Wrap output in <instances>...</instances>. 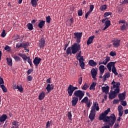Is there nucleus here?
Returning <instances> with one entry per match:
<instances>
[{"instance_id": "nucleus-1", "label": "nucleus", "mask_w": 128, "mask_h": 128, "mask_svg": "<svg viewBox=\"0 0 128 128\" xmlns=\"http://www.w3.org/2000/svg\"><path fill=\"white\" fill-rule=\"evenodd\" d=\"M110 109L108 108L99 116V120H103L104 122H110V125H114L116 120V116L114 114H111L110 116H107L110 112Z\"/></svg>"}, {"instance_id": "nucleus-2", "label": "nucleus", "mask_w": 128, "mask_h": 128, "mask_svg": "<svg viewBox=\"0 0 128 128\" xmlns=\"http://www.w3.org/2000/svg\"><path fill=\"white\" fill-rule=\"evenodd\" d=\"M80 50V44L75 42L72 46V47H68L67 48V50H66V55L69 56L72 54H75Z\"/></svg>"}, {"instance_id": "nucleus-3", "label": "nucleus", "mask_w": 128, "mask_h": 128, "mask_svg": "<svg viewBox=\"0 0 128 128\" xmlns=\"http://www.w3.org/2000/svg\"><path fill=\"white\" fill-rule=\"evenodd\" d=\"M111 84L112 85L111 88L112 90H114L116 91V92H120V82L112 80V82L111 83Z\"/></svg>"}, {"instance_id": "nucleus-4", "label": "nucleus", "mask_w": 128, "mask_h": 128, "mask_svg": "<svg viewBox=\"0 0 128 128\" xmlns=\"http://www.w3.org/2000/svg\"><path fill=\"white\" fill-rule=\"evenodd\" d=\"M85 92L80 90H75L74 92V96L78 98L79 100H81L84 96Z\"/></svg>"}, {"instance_id": "nucleus-5", "label": "nucleus", "mask_w": 128, "mask_h": 128, "mask_svg": "<svg viewBox=\"0 0 128 128\" xmlns=\"http://www.w3.org/2000/svg\"><path fill=\"white\" fill-rule=\"evenodd\" d=\"M74 38L76 40V42H77V44H79L80 42V39L82 38V32H74Z\"/></svg>"}, {"instance_id": "nucleus-6", "label": "nucleus", "mask_w": 128, "mask_h": 128, "mask_svg": "<svg viewBox=\"0 0 128 128\" xmlns=\"http://www.w3.org/2000/svg\"><path fill=\"white\" fill-rule=\"evenodd\" d=\"M102 22L104 23L105 26L102 29V30H106L109 26H110V21L108 20V18H105L102 20Z\"/></svg>"}, {"instance_id": "nucleus-7", "label": "nucleus", "mask_w": 128, "mask_h": 128, "mask_svg": "<svg viewBox=\"0 0 128 128\" xmlns=\"http://www.w3.org/2000/svg\"><path fill=\"white\" fill-rule=\"evenodd\" d=\"M111 92L109 94V98L110 100H113L116 98V97L118 95L120 92H116V90H111Z\"/></svg>"}, {"instance_id": "nucleus-8", "label": "nucleus", "mask_w": 128, "mask_h": 128, "mask_svg": "<svg viewBox=\"0 0 128 128\" xmlns=\"http://www.w3.org/2000/svg\"><path fill=\"white\" fill-rule=\"evenodd\" d=\"M113 48H118L120 45V40L118 39H116L115 40H112Z\"/></svg>"}, {"instance_id": "nucleus-9", "label": "nucleus", "mask_w": 128, "mask_h": 128, "mask_svg": "<svg viewBox=\"0 0 128 128\" xmlns=\"http://www.w3.org/2000/svg\"><path fill=\"white\" fill-rule=\"evenodd\" d=\"M96 112L94 110H90V114H89L88 118L90 120V121L92 122L94 120L96 116Z\"/></svg>"}, {"instance_id": "nucleus-10", "label": "nucleus", "mask_w": 128, "mask_h": 128, "mask_svg": "<svg viewBox=\"0 0 128 128\" xmlns=\"http://www.w3.org/2000/svg\"><path fill=\"white\" fill-rule=\"evenodd\" d=\"M77 60L79 61L80 66L82 70L84 69L85 64H84V58L83 56H82L81 58H78Z\"/></svg>"}, {"instance_id": "nucleus-11", "label": "nucleus", "mask_w": 128, "mask_h": 128, "mask_svg": "<svg viewBox=\"0 0 128 128\" xmlns=\"http://www.w3.org/2000/svg\"><path fill=\"white\" fill-rule=\"evenodd\" d=\"M46 40L44 38H42L39 40L38 46L40 48L44 49L45 46Z\"/></svg>"}, {"instance_id": "nucleus-12", "label": "nucleus", "mask_w": 128, "mask_h": 128, "mask_svg": "<svg viewBox=\"0 0 128 128\" xmlns=\"http://www.w3.org/2000/svg\"><path fill=\"white\" fill-rule=\"evenodd\" d=\"M42 61L41 58H38V57H36L33 60V63L36 67L38 66L40 62Z\"/></svg>"}, {"instance_id": "nucleus-13", "label": "nucleus", "mask_w": 128, "mask_h": 128, "mask_svg": "<svg viewBox=\"0 0 128 128\" xmlns=\"http://www.w3.org/2000/svg\"><path fill=\"white\" fill-rule=\"evenodd\" d=\"M79 100V98H78L74 96H72V106H76Z\"/></svg>"}, {"instance_id": "nucleus-14", "label": "nucleus", "mask_w": 128, "mask_h": 128, "mask_svg": "<svg viewBox=\"0 0 128 128\" xmlns=\"http://www.w3.org/2000/svg\"><path fill=\"white\" fill-rule=\"evenodd\" d=\"M96 110L98 112L100 110V107L98 106V104L96 102H94L93 104V106H92V109L91 110H94V111Z\"/></svg>"}, {"instance_id": "nucleus-15", "label": "nucleus", "mask_w": 128, "mask_h": 128, "mask_svg": "<svg viewBox=\"0 0 128 128\" xmlns=\"http://www.w3.org/2000/svg\"><path fill=\"white\" fill-rule=\"evenodd\" d=\"M118 116H119L122 117L124 112V108L120 105L118 106Z\"/></svg>"}, {"instance_id": "nucleus-16", "label": "nucleus", "mask_w": 128, "mask_h": 128, "mask_svg": "<svg viewBox=\"0 0 128 128\" xmlns=\"http://www.w3.org/2000/svg\"><path fill=\"white\" fill-rule=\"evenodd\" d=\"M67 92L68 93V96H72L74 93V90L72 89V88L69 85L68 88Z\"/></svg>"}, {"instance_id": "nucleus-17", "label": "nucleus", "mask_w": 128, "mask_h": 128, "mask_svg": "<svg viewBox=\"0 0 128 128\" xmlns=\"http://www.w3.org/2000/svg\"><path fill=\"white\" fill-rule=\"evenodd\" d=\"M54 86L52 84H48L46 88V90L48 91V93L51 92V91L54 89Z\"/></svg>"}, {"instance_id": "nucleus-18", "label": "nucleus", "mask_w": 128, "mask_h": 128, "mask_svg": "<svg viewBox=\"0 0 128 128\" xmlns=\"http://www.w3.org/2000/svg\"><path fill=\"white\" fill-rule=\"evenodd\" d=\"M106 68L104 67V65H100L99 66V70L100 72V74L102 75L103 74L104 72V70H106Z\"/></svg>"}, {"instance_id": "nucleus-19", "label": "nucleus", "mask_w": 128, "mask_h": 128, "mask_svg": "<svg viewBox=\"0 0 128 128\" xmlns=\"http://www.w3.org/2000/svg\"><path fill=\"white\" fill-rule=\"evenodd\" d=\"M94 38L95 36H89L86 42L87 45L89 46L90 44H91L92 43V41L94 39Z\"/></svg>"}, {"instance_id": "nucleus-20", "label": "nucleus", "mask_w": 128, "mask_h": 128, "mask_svg": "<svg viewBox=\"0 0 128 128\" xmlns=\"http://www.w3.org/2000/svg\"><path fill=\"white\" fill-rule=\"evenodd\" d=\"M8 118V116L6 114H3L0 116V122L1 123H4L6 119Z\"/></svg>"}, {"instance_id": "nucleus-21", "label": "nucleus", "mask_w": 128, "mask_h": 128, "mask_svg": "<svg viewBox=\"0 0 128 128\" xmlns=\"http://www.w3.org/2000/svg\"><path fill=\"white\" fill-rule=\"evenodd\" d=\"M91 74L92 75V78L94 79L97 75V71L94 68H93L91 70Z\"/></svg>"}, {"instance_id": "nucleus-22", "label": "nucleus", "mask_w": 128, "mask_h": 128, "mask_svg": "<svg viewBox=\"0 0 128 128\" xmlns=\"http://www.w3.org/2000/svg\"><path fill=\"white\" fill-rule=\"evenodd\" d=\"M118 98L120 100H124L126 98V94L124 92L119 94Z\"/></svg>"}, {"instance_id": "nucleus-23", "label": "nucleus", "mask_w": 128, "mask_h": 128, "mask_svg": "<svg viewBox=\"0 0 128 128\" xmlns=\"http://www.w3.org/2000/svg\"><path fill=\"white\" fill-rule=\"evenodd\" d=\"M88 64H89V66H90L92 67H95L97 66V63L96 62H94V60H90L88 62Z\"/></svg>"}, {"instance_id": "nucleus-24", "label": "nucleus", "mask_w": 128, "mask_h": 128, "mask_svg": "<svg viewBox=\"0 0 128 128\" xmlns=\"http://www.w3.org/2000/svg\"><path fill=\"white\" fill-rule=\"evenodd\" d=\"M110 73L109 72H106L104 75L103 82H104L106 80V78H108L110 77Z\"/></svg>"}, {"instance_id": "nucleus-25", "label": "nucleus", "mask_w": 128, "mask_h": 128, "mask_svg": "<svg viewBox=\"0 0 128 128\" xmlns=\"http://www.w3.org/2000/svg\"><path fill=\"white\" fill-rule=\"evenodd\" d=\"M46 21L42 20L38 24V27L40 28H42L45 25Z\"/></svg>"}, {"instance_id": "nucleus-26", "label": "nucleus", "mask_w": 128, "mask_h": 128, "mask_svg": "<svg viewBox=\"0 0 128 128\" xmlns=\"http://www.w3.org/2000/svg\"><path fill=\"white\" fill-rule=\"evenodd\" d=\"M109 86H102V90L103 92H105L106 94H107L109 91Z\"/></svg>"}, {"instance_id": "nucleus-27", "label": "nucleus", "mask_w": 128, "mask_h": 128, "mask_svg": "<svg viewBox=\"0 0 128 128\" xmlns=\"http://www.w3.org/2000/svg\"><path fill=\"white\" fill-rule=\"evenodd\" d=\"M116 63V62H110L108 64H107L106 65V68H112L114 67H115V64Z\"/></svg>"}, {"instance_id": "nucleus-28", "label": "nucleus", "mask_w": 128, "mask_h": 128, "mask_svg": "<svg viewBox=\"0 0 128 128\" xmlns=\"http://www.w3.org/2000/svg\"><path fill=\"white\" fill-rule=\"evenodd\" d=\"M45 97V93L44 92H42L38 96V100H42Z\"/></svg>"}, {"instance_id": "nucleus-29", "label": "nucleus", "mask_w": 128, "mask_h": 128, "mask_svg": "<svg viewBox=\"0 0 128 128\" xmlns=\"http://www.w3.org/2000/svg\"><path fill=\"white\" fill-rule=\"evenodd\" d=\"M15 89H16V90H18L20 92H21V93L23 92V88H22V84H20V86H18V85L17 86H16L15 87Z\"/></svg>"}, {"instance_id": "nucleus-30", "label": "nucleus", "mask_w": 128, "mask_h": 128, "mask_svg": "<svg viewBox=\"0 0 128 128\" xmlns=\"http://www.w3.org/2000/svg\"><path fill=\"white\" fill-rule=\"evenodd\" d=\"M18 56H20L23 58L24 61H26L27 60L28 58V57L26 56V54H24L21 53H20L18 54Z\"/></svg>"}, {"instance_id": "nucleus-31", "label": "nucleus", "mask_w": 128, "mask_h": 128, "mask_svg": "<svg viewBox=\"0 0 128 128\" xmlns=\"http://www.w3.org/2000/svg\"><path fill=\"white\" fill-rule=\"evenodd\" d=\"M110 61V57L108 56H106V58L103 61V63L104 65H106L108 62Z\"/></svg>"}, {"instance_id": "nucleus-32", "label": "nucleus", "mask_w": 128, "mask_h": 128, "mask_svg": "<svg viewBox=\"0 0 128 128\" xmlns=\"http://www.w3.org/2000/svg\"><path fill=\"white\" fill-rule=\"evenodd\" d=\"M22 44V48H23L25 50H26L27 46H28L29 43L28 42H22L21 43Z\"/></svg>"}, {"instance_id": "nucleus-33", "label": "nucleus", "mask_w": 128, "mask_h": 128, "mask_svg": "<svg viewBox=\"0 0 128 128\" xmlns=\"http://www.w3.org/2000/svg\"><path fill=\"white\" fill-rule=\"evenodd\" d=\"M126 26H128V23H124L123 25L120 26L122 31L124 32L126 30Z\"/></svg>"}, {"instance_id": "nucleus-34", "label": "nucleus", "mask_w": 128, "mask_h": 128, "mask_svg": "<svg viewBox=\"0 0 128 128\" xmlns=\"http://www.w3.org/2000/svg\"><path fill=\"white\" fill-rule=\"evenodd\" d=\"M0 87H1L3 92H8V88H6L4 84L0 85Z\"/></svg>"}, {"instance_id": "nucleus-35", "label": "nucleus", "mask_w": 128, "mask_h": 128, "mask_svg": "<svg viewBox=\"0 0 128 128\" xmlns=\"http://www.w3.org/2000/svg\"><path fill=\"white\" fill-rule=\"evenodd\" d=\"M37 1L36 0H31L30 4L33 7H36L37 6Z\"/></svg>"}, {"instance_id": "nucleus-36", "label": "nucleus", "mask_w": 128, "mask_h": 128, "mask_svg": "<svg viewBox=\"0 0 128 128\" xmlns=\"http://www.w3.org/2000/svg\"><path fill=\"white\" fill-rule=\"evenodd\" d=\"M26 26L28 28V29L29 30H33V25L32 24L30 23H28L26 25Z\"/></svg>"}, {"instance_id": "nucleus-37", "label": "nucleus", "mask_w": 128, "mask_h": 128, "mask_svg": "<svg viewBox=\"0 0 128 128\" xmlns=\"http://www.w3.org/2000/svg\"><path fill=\"white\" fill-rule=\"evenodd\" d=\"M6 60L8 62V64L12 66V58H6Z\"/></svg>"}, {"instance_id": "nucleus-38", "label": "nucleus", "mask_w": 128, "mask_h": 128, "mask_svg": "<svg viewBox=\"0 0 128 128\" xmlns=\"http://www.w3.org/2000/svg\"><path fill=\"white\" fill-rule=\"evenodd\" d=\"M88 102H89L88 101V98L87 96L84 97V98H83L82 99V100H81L82 103H85L86 104V103Z\"/></svg>"}, {"instance_id": "nucleus-39", "label": "nucleus", "mask_w": 128, "mask_h": 128, "mask_svg": "<svg viewBox=\"0 0 128 128\" xmlns=\"http://www.w3.org/2000/svg\"><path fill=\"white\" fill-rule=\"evenodd\" d=\"M107 8V6L106 5H102V6H101L100 8V10L102 11V12H104V10H106Z\"/></svg>"}, {"instance_id": "nucleus-40", "label": "nucleus", "mask_w": 128, "mask_h": 128, "mask_svg": "<svg viewBox=\"0 0 128 128\" xmlns=\"http://www.w3.org/2000/svg\"><path fill=\"white\" fill-rule=\"evenodd\" d=\"M18 122L16 120H14V122H12V124L16 128H18V126H20V125L18 124Z\"/></svg>"}, {"instance_id": "nucleus-41", "label": "nucleus", "mask_w": 128, "mask_h": 128, "mask_svg": "<svg viewBox=\"0 0 128 128\" xmlns=\"http://www.w3.org/2000/svg\"><path fill=\"white\" fill-rule=\"evenodd\" d=\"M112 72L113 74H114L116 76H118V72H116V67H112Z\"/></svg>"}, {"instance_id": "nucleus-42", "label": "nucleus", "mask_w": 128, "mask_h": 128, "mask_svg": "<svg viewBox=\"0 0 128 128\" xmlns=\"http://www.w3.org/2000/svg\"><path fill=\"white\" fill-rule=\"evenodd\" d=\"M96 86V83L92 82V84L90 85V86L89 88V89H90V90H96V88H95Z\"/></svg>"}, {"instance_id": "nucleus-43", "label": "nucleus", "mask_w": 128, "mask_h": 128, "mask_svg": "<svg viewBox=\"0 0 128 128\" xmlns=\"http://www.w3.org/2000/svg\"><path fill=\"white\" fill-rule=\"evenodd\" d=\"M67 116L70 121L72 120V114L71 112H68L67 114Z\"/></svg>"}, {"instance_id": "nucleus-44", "label": "nucleus", "mask_w": 128, "mask_h": 128, "mask_svg": "<svg viewBox=\"0 0 128 128\" xmlns=\"http://www.w3.org/2000/svg\"><path fill=\"white\" fill-rule=\"evenodd\" d=\"M88 84L85 82L84 86H83L82 87V90H86L88 89Z\"/></svg>"}, {"instance_id": "nucleus-45", "label": "nucleus", "mask_w": 128, "mask_h": 128, "mask_svg": "<svg viewBox=\"0 0 128 128\" xmlns=\"http://www.w3.org/2000/svg\"><path fill=\"white\" fill-rule=\"evenodd\" d=\"M105 122L108 124V126H103L102 127V128H110V126L112 127L114 126V125L112 126V125H110V122Z\"/></svg>"}, {"instance_id": "nucleus-46", "label": "nucleus", "mask_w": 128, "mask_h": 128, "mask_svg": "<svg viewBox=\"0 0 128 128\" xmlns=\"http://www.w3.org/2000/svg\"><path fill=\"white\" fill-rule=\"evenodd\" d=\"M112 14V13L111 12H106L104 14V18H106Z\"/></svg>"}, {"instance_id": "nucleus-47", "label": "nucleus", "mask_w": 128, "mask_h": 128, "mask_svg": "<svg viewBox=\"0 0 128 128\" xmlns=\"http://www.w3.org/2000/svg\"><path fill=\"white\" fill-rule=\"evenodd\" d=\"M15 62H20L21 61V58H20V57L18 56H14V57Z\"/></svg>"}, {"instance_id": "nucleus-48", "label": "nucleus", "mask_w": 128, "mask_h": 128, "mask_svg": "<svg viewBox=\"0 0 128 128\" xmlns=\"http://www.w3.org/2000/svg\"><path fill=\"white\" fill-rule=\"evenodd\" d=\"M46 22H47L48 23L50 24V23L51 22V18L50 16H46Z\"/></svg>"}, {"instance_id": "nucleus-49", "label": "nucleus", "mask_w": 128, "mask_h": 128, "mask_svg": "<svg viewBox=\"0 0 128 128\" xmlns=\"http://www.w3.org/2000/svg\"><path fill=\"white\" fill-rule=\"evenodd\" d=\"M82 50H80L78 52V53H77V54H76V56L77 57V60H78V58L80 59L79 58H80L81 57H82V56H80V54H82Z\"/></svg>"}, {"instance_id": "nucleus-50", "label": "nucleus", "mask_w": 128, "mask_h": 128, "mask_svg": "<svg viewBox=\"0 0 128 128\" xmlns=\"http://www.w3.org/2000/svg\"><path fill=\"white\" fill-rule=\"evenodd\" d=\"M94 4L90 5V8H89L88 12H92L94 10Z\"/></svg>"}, {"instance_id": "nucleus-51", "label": "nucleus", "mask_w": 128, "mask_h": 128, "mask_svg": "<svg viewBox=\"0 0 128 128\" xmlns=\"http://www.w3.org/2000/svg\"><path fill=\"white\" fill-rule=\"evenodd\" d=\"M82 14H83L82 10L80 8L78 10V16H82Z\"/></svg>"}, {"instance_id": "nucleus-52", "label": "nucleus", "mask_w": 128, "mask_h": 128, "mask_svg": "<svg viewBox=\"0 0 128 128\" xmlns=\"http://www.w3.org/2000/svg\"><path fill=\"white\" fill-rule=\"evenodd\" d=\"M120 123V122H116L114 124V126H113V128H120V126H119Z\"/></svg>"}, {"instance_id": "nucleus-53", "label": "nucleus", "mask_w": 128, "mask_h": 128, "mask_svg": "<svg viewBox=\"0 0 128 128\" xmlns=\"http://www.w3.org/2000/svg\"><path fill=\"white\" fill-rule=\"evenodd\" d=\"M26 78H27V80L28 82H30L32 80V76L30 75V76H28L27 77H26Z\"/></svg>"}, {"instance_id": "nucleus-54", "label": "nucleus", "mask_w": 128, "mask_h": 128, "mask_svg": "<svg viewBox=\"0 0 128 128\" xmlns=\"http://www.w3.org/2000/svg\"><path fill=\"white\" fill-rule=\"evenodd\" d=\"M28 62L30 64V67L32 66V60L30 59V57L28 58Z\"/></svg>"}, {"instance_id": "nucleus-55", "label": "nucleus", "mask_w": 128, "mask_h": 128, "mask_svg": "<svg viewBox=\"0 0 128 128\" xmlns=\"http://www.w3.org/2000/svg\"><path fill=\"white\" fill-rule=\"evenodd\" d=\"M6 36V30H3L2 34H1V36L3 38H4Z\"/></svg>"}, {"instance_id": "nucleus-56", "label": "nucleus", "mask_w": 128, "mask_h": 128, "mask_svg": "<svg viewBox=\"0 0 128 128\" xmlns=\"http://www.w3.org/2000/svg\"><path fill=\"white\" fill-rule=\"evenodd\" d=\"M92 12L88 11L85 14V18L86 19H88V16Z\"/></svg>"}, {"instance_id": "nucleus-57", "label": "nucleus", "mask_w": 128, "mask_h": 128, "mask_svg": "<svg viewBox=\"0 0 128 128\" xmlns=\"http://www.w3.org/2000/svg\"><path fill=\"white\" fill-rule=\"evenodd\" d=\"M110 55L111 56H116V52H114L112 51L111 52H110Z\"/></svg>"}, {"instance_id": "nucleus-58", "label": "nucleus", "mask_w": 128, "mask_h": 128, "mask_svg": "<svg viewBox=\"0 0 128 128\" xmlns=\"http://www.w3.org/2000/svg\"><path fill=\"white\" fill-rule=\"evenodd\" d=\"M20 48H22V43H18L16 45V48L17 49Z\"/></svg>"}, {"instance_id": "nucleus-59", "label": "nucleus", "mask_w": 128, "mask_h": 128, "mask_svg": "<svg viewBox=\"0 0 128 128\" xmlns=\"http://www.w3.org/2000/svg\"><path fill=\"white\" fill-rule=\"evenodd\" d=\"M20 39V36L18 34H16L14 36V40H16Z\"/></svg>"}, {"instance_id": "nucleus-60", "label": "nucleus", "mask_w": 128, "mask_h": 128, "mask_svg": "<svg viewBox=\"0 0 128 128\" xmlns=\"http://www.w3.org/2000/svg\"><path fill=\"white\" fill-rule=\"evenodd\" d=\"M78 82L79 84H82V77H80V78H78Z\"/></svg>"}, {"instance_id": "nucleus-61", "label": "nucleus", "mask_w": 128, "mask_h": 128, "mask_svg": "<svg viewBox=\"0 0 128 128\" xmlns=\"http://www.w3.org/2000/svg\"><path fill=\"white\" fill-rule=\"evenodd\" d=\"M34 72L33 69H29L27 71V74L28 75L30 74L32 72Z\"/></svg>"}, {"instance_id": "nucleus-62", "label": "nucleus", "mask_w": 128, "mask_h": 128, "mask_svg": "<svg viewBox=\"0 0 128 128\" xmlns=\"http://www.w3.org/2000/svg\"><path fill=\"white\" fill-rule=\"evenodd\" d=\"M121 104L123 106H126L127 104L126 101H121Z\"/></svg>"}, {"instance_id": "nucleus-63", "label": "nucleus", "mask_w": 128, "mask_h": 128, "mask_svg": "<svg viewBox=\"0 0 128 128\" xmlns=\"http://www.w3.org/2000/svg\"><path fill=\"white\" fill-rule=\"evenodd\" d=\"M4 50H5L10 52V48L8 46L4 47Z\"/></svg>"}, {"instance_id": "nucleus-64", "label": "nucleus", "mask_w": 128, "mask_h": 128, "mask_svg": "<svg viewBox=\"0 0 128 128\" xmlns=\"http://www.w3.org/2000/svg\"><path fill=\"white\" fill-rule=\"evenodd\" d=\"M128 4V0H124L122 2V4Z\"/></svg>"}]
</instances>
